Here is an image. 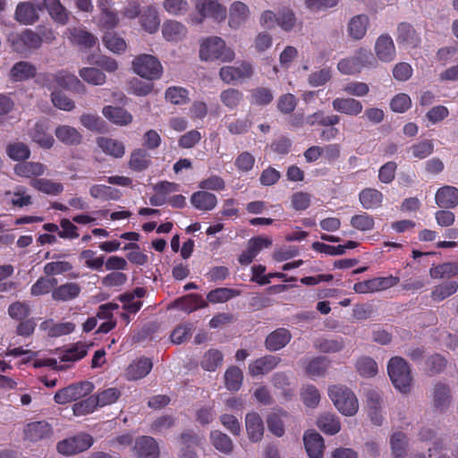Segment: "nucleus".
Masks as SVG:
<instances>
[{"instance_id":"obj_1","label":"nucleus","mask_w":458,"mask_h":458,"mask_svg":"<svg viewBox=\"0 0 458 458\" xmlns=\"http://www.w3.org/2000/svg\"><path fill=\"white\" fill-rule=\"evenodd\" d=\"M199 58L206 62H231L234 59V52L226 47L225 42L219 37H207L200 41Z\"/></svg>"},{"instance_id":"obj_2","label":"nucleus","mask_w":458,"mask_h":458,"mask_svg":"<svg viewBox=\"0 0 458 458\" xmlns=\"http://www.w3.org/2000/svg\"><path fill=\"white\" fill-rule=\"evenodd\" d=\"M328 395L337 410L345 416L354 415L358 409V400L349 388L344 386H331Z\"/></svg>"},{"instance_id":"obj_3","label":"nucleus","mask_w":458,"mask_h":458,"mask_svg":"<svg viewBox=\"0 0 458 458\" xmlns=\"http://www.w3.org/2000/svg\"><path fill=\"white\" fill-rule=\"evenodd\" d=\"M387 370L395 388L402 393H408L411 390V371L403 359L400 357L392 358L389 360Z\"/></svg>"},{"instance_id":"obj_4","label":"nucleus","mask_w":458,"mask_h":458,"mask_svg":"<svg viewBox=\"0 0 458 458\" xmlns=\"http://www.w3.org/2000/svg\"><path fill=\"white\" fill-rule=\"evenodd\" d=\"M195 8L197 13L190 17L191 21L195 24L201 23L206 17H211L217 21H221L226 17V8L217 0H199Z\"/></svg>"},{"instance_id":"obj_5","label":"nucleus","mask_w":458,"mask_h":458,"mask_svg":"<svg viewBox=\"0 0 458 458\" xmlns=\"http://www.w3.org/2000/svg\"><path fill=\"white\" fill-rule=\"evenodd\" d=\"M38 81L48 89H67L70 90H76L78 88L82 87L79 79L68 72L61 71L56 73H44L41 74Z\"/></svg>"},{"instance_id":"obj_6","label":"nucleus","mask_w":458,"mask_h":458,"mask_svg":"<svg viewBox=\"0 0 458 458\" xmlns=\"http://www.w3.org/2000/svg\"><path fill=\"white\" fill-rule=\"evenodd\" d=\"M132 69L135 73L148 80L158 79L162 74V65L153 55H140L132 61Z\"/></svg>"},{"instance_id":"obj_7","label":"nucleus","mask_w":458,"mask_h":458,"mask_svg":"<svg viewBox=\"0 0 458 458\" xmlns=\"http://www.w3.org/2000/svg\"><path fill=\"white\" fill-rule=\"evenodd\" d=\"M374 62L370 52L361 48L354 56L341 60L338 70L344 74H354L360 72L365 66L373 65Z\"/></svg>"},{"instance_id":"obj_8","label":"nucleus","mask_w":458,"mask_h":458,"mask_svg":"<svg viewBox=\"0 0 458 458\" xmlns=\"http://www.w3.org/2000/svg\"><path fill=\"white\" fill-rule=\"evenodd\" d=\"M93 390V385L89 382H81L62 388L55 394V401L59 404H66L68 403L82 398Z\"/></svg>"},{"instance_id":"obj_9","label":"nucleus","mask_w":458,"mask_h":458,"mask_svg":"<svg viewBox=\"0 0 458 458\" xmlns=\"http://www.w3.org/2000/svg\"><path fill=\"white\" fill-rule=\"evenodd\" d=\"M92 444L93 437L89 434L81 433L73 437L60 441L57 444V451L64 455H73L86 451Z\"/></svg>"},{"instance_id":"obj_10","label":"nucleus","mask_w":458,"mask_h":458,"mask_svg":"<svg viewBox=\"0 0 458 458\" xmlns=\"http://www.w3.org/2000/svg\"><path fill=\"white\" fill-rule=\"evenodd\" d=\"M42 44L40 35L31 30H25L13 37V48L18 53H25L30 49L38 48Z\"/></svg>"},{"instance_id":"obj_11","label":"nucleus","mask_w":458,"mask_h":458,"mask_svg":"<svg viewBox=\"0 0 458 458\" xmlns=\"http://www.w3.org/2000/svg\"><path fill=\"white\" fill-rule=\"evenodd\" d=\"M38 10H47L51 19L61 25H66L70 20L71 13L60 0H42Z\"/></svg>"},{"instance_id":"obj_12","label":"nucleus","mask_w":458,"mask_h":458,"mask_svg":"<svg viewBox=\"0 0 458 458\" xmlns=\"http://www.w3.org/2000/svg\"><path fill=\"white\" fill-rule=\"evenodd\" d=\"M253 73L252 66L247 62L238 66H224L220 69L219 76L225 83H232L235 81L248 79Z\"/></svg>"},{"instance_id":"obj_13","label":"nucleus","mask_w":458,"mask_h":458,"mask_svg":"<svg viewBox=\"0 0 458 458\" xmlns=\"http://www.w3.org/2000/svg\"><path fill=\"white\" fill-rule=\"evenodd\" d=\"M375 53L381 62H392L395 57V47L392 38L388 35L378 37L375 44Z\"/></svg>"},{"instance_id":"obj_14","label":"nucleus","mask_w":458,"mask_h":458,"mask_svg":"<svg viewBox=\"0 0 458 458\" xmlns=\"http://www.w3.org/2000/svg\"><path fill=\"white\" fill-rule=\"evenodd\" d=\"M332 106L335 111L351 116H357L363 110L361 102L352 98H336Z\"/></svg>"},{"instance_id":"obj_15","label":"nucleus","mask_w":458,"mask_h":458,"mask_svg":"<svg viewBox=\"0 0 458 458\" xmlns=\"http://www.w3.org/2000/svg\"><path fill=\"white\" fill-rule=\"evenodd\" d=\"M304 445L310 458H322L325 448L323 437L314 430L305 433Z\"/></svg>"},{"instance_id":"obj_16","label":"nucleus","mask_w":458,"mask_h":458,"mask_svg":"<svg viewBox=\"0 0 458 458\" xmlns=\"http://www.w3.org/2000/svg\"><path fill=\"white\" fill-rule=\"evenodd\" d=\"M31 140L39 147L48 149L55 143V139L48 133V124L47 122H38L30 131Z\"/></svg>"},{"instance_id":"obj_17","label":"nucleus","mask_w":458,"mask_h":458,"mask_svg":"<svg viewBox=\"0 0 458 458\" xmlns=\"http://www.w3.org/2000/svg\"><path fill=\"white\" fill-rule=\"evenodd\" d=\"M52 435V428L47 421H35L26 425L25 437L33 442L47 438Z\"/></svg>"},{"instance_id":"obj_18","label":"nucleus","mask_w":458,"mask_h":458,"mask_svg":"<svg viewBox=\"0 0 458 458\" xmlns=\"http://www.w3.org/2000/svg\"><path fill=\"white\" fill-rule=\"evenodd\" d=\"M97 144L106 155L114 158H121L125 153L124 144L113 138L98 137L97 139Z\"/></svg>"},{"instance_id":"obj_19","label":"nucleus","mask_w":458,"mask_h":458,"mask_svg":"<svg viewBox=\"0 0 458 458\" xmlns=\"http://www.w3.org/2000/svg\"><path fill=\"white\" fill-rule=\"evenodd\" d=\"M280 361V358L275 355H267L256 360L249 365V372L251 376L267 374L274 369Z\"/></svg>"},{"instance_id":"obj_20","label":"nucleus","mask_w":458,"mask_h":458,"mask_svg":"<svg viewBox=\"0 0 458 458\" xmlns=\"http://www.w3.org/2000/svg\"><path fill=\"white\" fill-rule=\"evenodd\" d=\"M81 292V287L79 284L65 283L52 291V298L56 301H69L76 299Z\"/></svg>"},{"instance_id":"obj_21","label":"nucleus","mask_w":458,"mask_h":458,"mask_svg":"<svg viewBox=\"0 0 458 458\" xmlns=\"http://www.w3.org/2000/svg\"><path fill=\"white\" fill-rule=\"evenodd\" d=\"M134 449L141 458H158L159 450L153 437H141L136 440Z\"/></svg>"},{"instance_id":"obj_22","label":"nucleus","mask_w":458,"mask_h":458,"mask_svg":"<svg viewBox=\"0 0 458 458\" xmlns=\"http://www.w3.org/2000/svg\"><path fill=\"white\" fill-rule=\"evenodd\" d=\"M436 202L440 208H453L458 205V189L454 186H444L436 193Z\"/></svg>"},{"instance_id":"obj_23","label":"nucleus","mask_w":458,"mask_h":458,"mask_svg":"<svg viewBox=\"0 0 458 458\" xmlns=\"http://www.w3.org/2000/svg\"><path fill=\"white\" fill-rule=\"evenodd\" d=\"M191 205L202 211H209L216 208L217 204L216 196L207 191H199L191 197Z\"/></svg>"},{"instance_id":"obj_24","label":"nucleus","mask_w":458,"mask_h":458,"mask_svg":"<svg viewBox=\"0 0 458 458\" xmlns=\"http://www.w3.org/2000/svg\"><path fill=\"white\" fill-rule=\"evenodd\" d=\"M246 430L250 440L258 442L261 440L264 434L262 419L257 412H250L245 418Z\"/></svg>"},{"instance_id":"obj_25","label":"nucleus","mask_w":458,"mask_h":458,"mask_svg":"<svg viewBox=\"0 0 458 458\" xmlns=\"http://www.w3.org/2000/svg\"><path fill=\"white\" fill-rule=\"evenodd\" d=\"M66 35L72 44L89 48L97 43V38L81 28H72L66 30Z\"/></svg>"},{"instance_id":"obj_26","label":"nucleus","mask_w":458,"mask_h":458,"mask_svg":"<svg viewBox=\"0 0 458 458\" xmlns=\"http://www.w3.org/2000/svg\"><path fill=\"white\" fill-rule=\"evenodd\" d=\"M4 200L15 208H23L31 204V196L22 186H17L13 191H7L4 194Z\"/></svg>"},{"instance_id":"obj_27","label":"nucleus","mask_w":458,"mask_h":458,"mask_svg":"<svg viewBox=\"0 0 458 458\" xmlns=\"http://www.w3.org/2000/svg\"><path fill=\"white\" fill-rule=\"evenodd\" d=\"M152 369V362L148 358H140L133 361L126 369V377L138 380L146 377Z\"/></svg>"},{"instance_id":"obj_28","label":"nucleus","mask_w":458,"mask_h":458,"mask_svg":"<svg viewBox=\"0 0 458 458\" xmlns=\"http://www.w3.org/2000/svg\"><path fill=\"white\" fill-rule=\"evenodd\" d=\"M36 67L27 61L16 63L10 71V78L13 81H22L33 78L36 75Z\"/></svg>"},{"instance_id":"obj_29","label":"nucleus","mask_w":458,"mask_h":458,"mask_svg":"<svg viewBox=\"0 0 458 458\" xmlns=\"http://www.w3.org/2000/svg\"><path fill=\"white\" fill-rule=\"evenodd\" d=\"M55 133L59 141L68 146L79 145L82 140L79 131L69 125L57 126Z\"/></svg>"},{"instance_id":"obj_30","label":"nucleus","mask_w":458,"mask_h":458,"mask_svg":"<svg viewBox=\"0 0 458 458\" xmlns=\"http://www.w3.org/2000/svg\"><path fill=\"white\" fill-rule=\"evenodd\" d=\"M72 263L65 260L52 261L44 266V273L48 276L67 274L70 278L79 277L78 273L72 272Z\"/></svg>"},{"instance_id":"obj_31","label":"nucleus","mask_w":458,"mask_h":458,"mask_svg":"<svg viewBox=\"0 0 458 458\" xmlns=\"http://www.w3.org/2000/svg\"><path fill=\"white\" fill-rule=\"evenodd\" d=\"M249 7L242 2L236 1L232 4L229 13V25L236 29L241 26L249 17Z\"/></svg>"},{"instance_id":"obj_32","label":"nucleus","mask_w":458,"mask_h":458,"mask_svg":"<svg viewBox=\"0 0 458 458\" xmlns=\"http://www.w3.org/2000/svg\"><path fill=\"white\" fill-rule=\"evenodd\" d=\"M46 170V165L39 162H24L14 166V173L25 178L40 176L45 174Z\"/></svg>"},{"instance_id":"obj_33","label":"nucleus","mask_w":458,"mask_h":458,"mask_svg":"<svg viewBox=\"0 0 458 458\" xmlns=\"http://www.w3.org/2000/svg\"><path fill=\"white\" fill-rule=\"evenodd\" d=\"M89 345L82 342H78L64 349L60 354L61 361L75 362L83 359L88 353Z\"/></svg>"},{"instance_id":"obj_34","label":"nucleus","mask_w":458,"mask_h":458,"mask_svg":"<svg viewBox=\"0 0 458 458\" xmlns=\"http://www.w3.org/2000/svg\"><path fill=\"white\" fill-rule=\"evenodd\" d=\"M103 114L110 122L118 125H127L132 121L131 114L122 107L105 106L103 108Z\"/></svg>"},{"instance_id":"obj_35","label":"nucleus","mask_w":458,"mask_h":458,"mask_svg":"<svg viewBox=\"0 0 458 458\" xmlns=\"http://www.w3.org/2000/svg\"><path fill=\"white\" fill-rule=\"evenodd\" d=\"M359 199L366 209H374L381 206L383 194L372 188H366L360 192Z\"/></svg>"},{"instance_id":"obj_36","label":"nucleus","mask_w":458,"mask_h":458,"mask_svg":"<svg viewBox=\"0 0 458 458\" xmlns=\"http://www.w3.org/2000/svg\"><path fill=\"white\" fill-rule=\"evenodd\" d=\"M290 339V332L285 328H279L267 337L266 346L271 351H277L285 346L289 343Z\"/></svg>"},{"instance_id":"obj_37","label":"nucleus","mask_w":458,"mask_h":458,"mask_svg":"<svg viewBox=\"0 0 458 458\" xmlns=\"http://www.w3.org/2000/svg\"><path fill=\"white\" fill-rule=\"evenodd\" d=\"M396 40L399 44L411 47H417L420 41L416 31L408 23H401L398 26Z\"/></svg>"},{"instance_id":"obj_38","label":"nucleus","mask_w":458,"mask_h":458,"mask_svg":"<svg viewBox=\"0 0 458 458\" xmlns=\"http://www.w3.org/2000/svg\"><path fill=\"white\" fill-rule=\"evenodd\" d=\"M41 327L47 330L48 335L58 337L72 333L75 324L72 322L54 323L52 320H47L41 324Z\"/></svg>"},{"instance_id":"obj_39","label":"nucleus","mask_w":458,"mask_h":458,"mask_svg":"<svg viewBox=\"0 0 458 458\" xmlns=\"http://www.w3.org/2000/svg\"><path fill=\"white\" fill-rule=\"evenodd\" d=\"M37 9L30 3H21L18 4L15 16L18 21L23 24H32L38 20Z\"/></svg>"},{"instance_id":"obj_40","label":"nucleus","mask_w":458,"mask_h":458,"mask_svg":"<svg viewBox=\"0 0 458 458\" xmlns=\"http://www.w3.org/2000/svg\"><path fill=\"white\" fill-rule=\"evenodd\" d=\"M369 18L366 15L360 14L351 19L348 24V33L354 39L362 38L368 29Z\"/></svg>"},{"instance_id":"obj_41","label":"nucleus","mask_w":458,"mask_h":458,"mask_svg":"<svg viewBox=\"0 0 458 458\" xmlns=\"http://www.w3.org/2000/svg\"><path fill=\"white\" fill-rule=\"evenodd\" d=\"M186 28L176 21H167L164 23L162 33L168 41H177L185 37Z\"/></svg>"},{"instance_id":"obj_42","label":"nucleus","mask_w":458,"mask_h":458,"mask_svg":"<svg viewBox=\"0 0 458 458\" xmlns=\"http://www.w3.org/2000/svg\"><path fill=\"white\" fill-rule=\"evenodd\" d=\"M30 184L35 190L48 195H58L64 191L61 182L49 179H32Z\"/></svg>"},{"instance_id":"obj_43","label":"nucleus","mask_w":458,"mask_h":458,"mask_svg":"<svg viewBox=\"0 0 458 458\" xmlns=\"http://www.w3.org/2000/svg\"><path fill=\"white\" fill-rule=\"evenodd\" d=\"M223 354L216 349L206 352L200 360V366L207 371H215L223 362Z\"/></svg>"},{"instance_id":"obj_44","label":"nucleus","mask_w":458,"mask_h":458,"mask_svg":"<svg viewBox=\"0 0 458 458\" xmlns=\"http://www.w3.org/2000/svg\"><path fill=\"white\" fill-rule=\"evenodd\" d=\"M57 280L53 277L41 276L30 287V294L33 296H40L52 293L55 288Z\"/></svg>"},{"instance_id":"obj_45","label":"nucleus","mask_w":458,"mask_h":458,"mask_svg":"<svg viewBox=\"0 0 458 458\" xmlns=\"http://www.w3.org/2000/svg\"><path fill=\"white\" fill-rule=\"evenodd\" d=\"M140 23L146 31L156 32L160 23L157 11L152 6L147 7L140 16Z\"/></svg>"},{"instance_id":"obj_46","label":"nucleus","mask_w":458,"mask_h":458,"mask_svg":"<svg viewBox=\"0 0 458 458\" xmlns=\"http://www.w3.org/2000/svg\"><path fill=\"white\" fill-rule=\"evenodd\" d=\"M240 295V292L232 288H216L207 295V301L211 303H222Z\"/></svg>"},{"instance_id":"obj_47","label":"nucleus","mask_w":458,"mask_h":458,"mask_svg":"<svg viewBox=\"0 0 458 458\" xmlns=\"http://www.w3.org/2000/svg\"><path fill=\"white\" fill-rule=\"evenodd\" d=\"M429 275L432 278H445L453 277L458 275V263L446 262L438 266L433 267L429 270Z\"/></svg>"},{"instance_id":"obj_48","label":"nucleus","mask_w":458,"mask_h":458,"mask_svg":"<svg viewBox=\"0 0 458 458\" xmlns=\"http://www.w3.org/2000/svg\"><path fill=\"white\" fill-rule=\"evenodd\" d=\"M350 224L354 229L366 232L374 228L375 219L372 215H369L366 212H361L352 216L351 217Z\"/></svg>"},{"instance_id":"obj_49","label":"nucleus","mask_w":458,"mask_h":458,"mask_svg":"<svg viewBox=\"0 0 458 458\" xmlns=\"http://www.w3.org/2000/svg\"><path fill=\"white\" fill-rule=\"evenodd\" d=\"M243 379L242 370L235 366L229 367L225 373V384L228 390L237 391L240 389Z\"/></svg>"},{"instance_id":"obj_50","label":"nucleus","mask_w":458,"mask_h":458,"mask_svg":"<svg viewBox=\"0 0 458 458\" xmlns=\"http://www.w3.org/2000/svg\"><path fill=\"white\" fill-rule=\"evenodd\" d=\"M210 439L212 445L216 450L226 454L232 453L233 445L231 438L227 435L218 430H215L211 432Z\"/></svg>"},{"instance_id":"obj_51","label":"nucleus","mask_w":458,"mask_h":458,"mask_svg":"<svg viewBox=\"0 0 458 458\" xmlns=\"http://www.w3.org/2000/svg\"><path fill=\"white\" fill-rule=\"evenodd\" d=\"M150 164L149 155L143 149H135L131 152L129 165L134 171H143Z\"/></svg>"},{"instance_id":"obj_52","label":"nucleus","mask_w":458,"mask_h":458,"mask_svg":"<svg viewBox=\"0 0 458 458\" xmlns=\"http://www.w3.org/2000/svg\"><path fill=\"white\" fill-rule=\"evenodd\" d=\"M318 427L326 434L335 435L341 429L338 419L333 414H324L318 420Z\"/></svg>"},{"instance_id":"obj_53","label":"nucleus","mask_w":458,"mask_h":458,"mask_svg":"<svg viewBox=\"0 0 458 458\" xmlns=\"http://www.w3.org/2000/svg\"><path fill=\"white\" fill-rule=\"evenodd\" d=\"M89 193L94 199H118L121 197L120 191L106 185H93Z\"/></svg>"},{"instance_id":"obj_54","label":"nucleus","mask_w":458,"mask_h":458,"mask_svg":"<svg viewBox=\"0 0 458 458\" xmlns=\"http://www.w3.org/2000/svg\"><path fill=\"white\" fill-rule=\"evenodd\" d=\"M458 290V284L454 281L446 282L434 287L431 297L435 301H441L453 295Z\"/></svg>"},{"instance_id":"obj_55","label":"nucleus","mask_w":458,"mask_h":458,"mask_svg":"<svg viewBox=\"0 0 458 458\" xmlns=\"http://www.w3.org/2000/svg\"><path fill=\"white\" fill-rule=\"evenodd\" d=\"M390 445L394 458H404L406 454L407 438L403 433H394L390 438Z\"/></svg>"},{"instance_id":"obj_56","label":"nucleus","mask_w":458,"mask_h":458,"mask_svg":"<svg viewBox=\"0 0 458 458\" xmlns=\"http://www.w3.org/2000/svg\"><path fill=\"white\" fill-rule=\"evenodd\" d=\"M6 153L11 159L20 161L29 158L30 150L23 142H13L7 145Z\"/></svg>"},{"instance_id":"obj_57","label":"nucleus","mask_w":458,"mask_h":458,"mask_svg":"<svg viewBox=\"0 0 458 458\" xmlns=\"http://www.w3.org/2000/svg\"><path fill=\"white\" fill-rule=\"evenodd\" d=\"M329 360L325 357L315 358L306 366V373L311 377L322 376L329 367Z\"/></svg>"},{"instance_id":"obj_58","label":"nucleus","mask_w":458,"mask_h":458,"mask_svg":"<svg viewBox=\"0 0 458 458\" xmlns=\"http://www.w3.org/2000/svg\"><path fill=\"white\" fill-rule=\"evenodd\" d=\"M368 408H369V415L372 420V422L376 425H380L382 422V417L378 413V409L380 407L381 397L376 392H370L368 394Z\"/></svg>"},{"instance_id":"obj_59","label":"nucleus","mask_w":458,"mask_h":458,"mask_svg":"<svg viewBox=\"0 0 458 458\" xmlns=\"http://www.w3.org/2000/svg\"><path fill=\"white\" fill-rule=\"evenodd\" d=\"M340 122L336 114L326 116L323 112L318 111L307 117L306 123L310 125L319 124L323 126H334Z\"/></svg>"},{"instance_id":"obj_60","label":"nucleus","mask_w":458,"mask_h":458,"mask_svg":"<svg viewBox=\"0 0 458 458\" xmlns=\"http://www.w3.org/2000/svg\"><path fill=\"white\" fill-rule=\"evenodd\" d=\"M80 76L88 83L102 85L106 82V75L97 68L87 67L80 71Z\"/></svg>"},{"instance_id":"obj_61","label":"nucleus","mask_w":458,"mask_h":458,"mask_svg":"<svg viewBox=\"0 0 458 458\" xmlns=\"http://www.w3.org/2000/svg\"><path fill=\"white\" fill-rule=\"evenodd\" d=\"M103 42L105 46L114 53L123 52L127 47L124 39L113 32L106 33L103 38Z\"/></svg>"},{"instance_id":"obj_62","label":"nucleus","mask_w":458,"mask_h":458,"mask_svg":"<svg viewBox=\"0 0 458 458\" xmlns=\"http://www.w3.org/2000/svg\"><path fill=\"white\" fill-rule=\"evenodd\" d=\"M296 19L293 12L289 8H284L277 13L276 24L284 30L289 31L293 29Z\"/></svg>"},{"instance_id":"obj_63","label":"nucleus","mask_w":458,"mask_h":458,"mask_svg":"<svg viewBox=\"0 0 458 458\" xmlns=\"http://www.w3.org/2000/svg\"><path fill=\"white\" fill-rule=\"evenodd\" d=\"M356 369L362 377H370L377 373V365L374 360L369 357L360 358L356 363Z\"/></svg>"},{"instance_id":"obj_64","label":"nucleus","mask_w":458,"mask_h":458,"mask_svg":"<svg viewBox=\"0 0 458 458\" xmlns=\"http://www.w3.org/2000/svg\"><path fill=\"white\" fill-rule=\"evenodd\" d=\"M301 396L303 403L310 408H315L320 401L318 390L311 385H308L302 388Z\"/></svg>"}]
</instances>
